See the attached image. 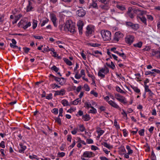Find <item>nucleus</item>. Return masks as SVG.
Here are the masks:
<instances>
[{
	"label": "nucleus",
	"instance_id": "obj_12",
	"mask_svg": "<svg viewBox=\"0 0 160 160\" xmlns=\"http://www.w3.org/2000/svg\"><path fill=\"white\" fill-rule=\"evenodd\" d=\"M77 25L78 27L79 34H82V33L83 26L84 25L83 22L81 21H79L78 22Z\"/></svg>",
	"mask_w": 160,
	"mask_h": 160
},
{
	"label": "nucleus",
	"instance_id": "obj_27",
	"mask_svg": "<svg viewBox=\"0 0 160 160\" xmlns=\"http://www.w3.org/2000/svg\"><path fill=\"white\" fill-rule=\"evenodd\" d=\"M142 42L140 41L138 43L134 44L133 45L136 48H141L142 46Z\"/></svg>",
	"mask_w": 160,
	"mask_h": 160
},
{
	"label": "nucleus",
	"instance_id": "obj_49",
	"mask_svg": "<svg viewBox=\"0 0 160 160\" xmlns=\"http://www.w3.org/2000/svg\"><path fill=\"white\" fill-rule=\"evenodd\" d=\"M66 147L65 144L62 143L59 148L62 151H64V148Z\"/></svg>",
	"mask_w": 160,
	"mask_h": 160
},
{
	"label": "nucleus",
	"instance_id": "obj_11",
	"mask_svg": "<svg viewBox=\"0 0 160 160\" xmlns=\"http://www.w3.org/2000/svg\"><path fill=\"white\" fill-rule=\"evenodd\" d=\"M77 15L80 17H83L86 14V11L82 8L79 9L76 11Z\"/></svg>",
	"mask_w": 160,
	"mask_h": 160
},
{
	"label": "nucleus",
	"instance_id": "obj_43",
	"mask_svg": "<svg viewBox=\"0 0 160 160\" xmlns=\"http://www.w3.org/2000/svg\"><path fill=\"white\" fill-rule=\"evenodd\" d=\"M81 102V99L80 98H77L74 100L73 102V104L74 105H77L79 102Z\"/></svg>",
	"mask_w": 160,
	"mask_h": 160
},
{
	"label": "nucleus",
	"instance_id": "obj_7",
	"mask_svg": "<svg viewBox=\"0 0 160 160\" xmlns=\"http://www.w3.org/2000/svg\"><path fill=\"white\" fill-rule=\"evenodd\" d=\"M134 37L131 35H128L125 38V40L126 42L129 45L132 44L134 41Z\"/></svg>",
	"mask_w": 160,
	"mask_h": 160
},
{
	"label": "nucleus",
	"instance_id": "obj_64",
	"mask_svg": "<svg viewBox=\"0 0 160 160\" xmlns=\"http://www.w3.org/2000/svg\"><path fill=\"white\" fill-rule=\"evenodd\" d=\"M5 142L3 141H2L0 143V147L2 148H5Z\"/></svg>",
	"mask_w": 160,
	"mask_h": 160
},
{
	"label": "nucleus",
	"instance_id": "obj_58",
	"mask_svg": "<svg viewBox=\"0 0 160 160\" xmlns=\"http://www.w3.org/2000/svg\"><path fill=\"white\" fill-rule=\"evenodd\" d=\"M147 16L148 20H149L150 21H152L153 20V18L151 15H147Z\"/></svg>",
	"mask_w": 160,
	"mask_h": 160
},
{
	"label": "nucleus",
	"instance_id": "obj_21",
	"mask_svg": "<svg viewBox=\"0 0 160 160\" xmlns=\"http://www.w3.org/2000/svg\"><path fill=\"white\" fill-rule=\"evenodd\" d=\"M32 3L30 1H28V5L27 7V12H30L33 9V8L31 6Z\"/></svg>",
	"mask_w": 160,
	"mask_h": 160
},
{
	"label": "nucleus",
	"instance_id": "obj_20",
	"mask_svg": "<svg viewBox=\"0 0 160 160\" xmlns=\"http://www.w3.org/2000/svg\"><path fill=\"white\" fill-rule=\"evenodd\" d=\"M107 54L109 56L110 58H112V57L115 60H118L117 59L118 57L115 55L111 53L109 51H108L107 52Z\"/></svg>",
	"mask_w": 160,
	"mask_h": 160
},
{
	"label": "nucleus",
	"instance_id": "obj_47",
	"mask_svg": "<svg viewBox=\"0 0 160 160\" xmlns=\"http://www.w3.org/2000/svg\"><path fill=\"white\" fill-rule=\"evenodd\" d=\"M107 65L112 69H114L115 68V66L113 63L112 62H111V64H107Z\"/></svg>",
	"mask_w": 160,
	"mask_h": 160
},
{
	"label": "nucleus",
	"instance_id": "obj_38",
	"mask_svg": "<svg viewBox=\"0 0 160 160\" xmlns=\"http://www.w3.org/2000/svg\"><path fill=\"white\" fill-rule=\"evenodd\" d=\"M114 52L115 53H117L120 56L122 57V58L124 59H125L126 58V56L125 55L124 53L123 52L120 53V52H118L117 51H115Z\"/></svg>",
	"mask_w": 160,
	"mask_h": 160
},
{
	"label": "nucleus",
	"instance_id": "obj_24",
	"mask_svg": "<svg viewBox=\"0 0 160 160\" xmlns=\"http://www.w3.org/2000/svg\"><path fill=\"white\" fill-rule=\"evenodd\" d=\"M82 118L84 121H88L90 119V118L89 115L86 114L85 115L82 116Z\"/></svg>",
	"mask_w": 160,
	"mask_h": 160
},
{
	"label": "nucleus",
	"instance_id": "obj_26",
	"mask_svg": "<svg viewBox=\"0 0 160 160\" xmlns=\"http://www.w3.org/2000/svg\"><path fill=\"white\" fill-rule=\"evenodd\" d=\"M102 145H103L104 147L107 148H108L110 149L112 148V147L109 144H108L106 142H102Z\"/></svg>",
	"mask_w": 160,
	"mask_h": 160
},
{
	"label": "nucleus",
	"instance_id": "obj_53",
	"mask_svg": "<svg viewBox=\"0 0 160 160\" xmlns=\"http://www.w3.org/2000/svg\"><path fill=\"white\" fill-rule=\"evenodd\" d=\"M86 142L89 144H92L93 143V140L91 138L87 139L86 140Z\"/></svg>",
	"mask_w": 160,
	"mask_h": 160
},
{
	"label": "nucleus",
	"instance_id": "obj_28",
	"mask_svg": "<svg viewBox=\"0 0 160 160\" xmlns=\"http://www.w3.org/2000/svg\"><path fill=\"white\" fill-rule=\"evenodd\" d=\"M79 131L80 132H82L85 131V128L84 125L82 124H80L78 125Z\"/></svg>",
	"mask_w": 160,
	"mask_h": 160
},
{
	"label": "nucleus",
	"instance_id": "obj_56",
	"mask_svg": "<svg viewBox=\"0 0 160 160\" xmlns=\"http://www.w3.org/2000/svg\"><path fill=\"white\" fill-rule=\"evenodd\" d=\"M144 88H145V92H148L149 91H150L151 90L149 88V86H148L145 85H144Z\"/></svg>",
	"mask_w": 160,
	"mask_h": 160
},
{
	"label": "nucleus",
	"instance_id": "obj_57",
	"mask_svg": "<svg viewBox=\"0 0 160 160\" xmlns=\"http://www.w3.org/2000/svg\"><path fill=\"white\" fill-rule=\"evenodd\" d=\"M52 112L55 115H57L58 113V110L57 108H54L53 109Z\"/></svg>",
	"mask_w": 160,
	"mask_h": 160
},
{
	"label": "nucleus",
	"instance_id": "obj_23",
	"mask_svg": "<svg viewBox=\"0 0 160 160\" xmlns=\"http://www.w3.org/2000/svg\"><path fill=\"white\" fill-rule=\"evenodd\" d=\"M63 60L68 65L70 66L72 65V62L69 61L68 59L64 58H63Z\"/></svg>",
	"mask_w": 160,
	"mask_h": 160
},
{
	"label": "nucleus",
	"instance_id": "obj_46",
	"mask_svg": "<svg viewBox=\"0 0 160 160\" xmlns=\"http://www.w3.org/2000/svg\"><path fill=\"white\" fill-rule=\"evenodd\" d=\"M91 109H90L89 111V112L90 113H95L97 110L96 109L94 108L93 107L91 108Z\"/></svg>",
	"mask_w": 160,
	"mask_h": 160
},
{
	"label": "nucleus",
	"instance_id": "obj_22",
	"mask_svg": "<svg viewBox=\"0 0 160 160\" xmlns=\"http://www.w3.org/2000/svg\"><path fill=\"white\" fill-rule=\"evenodd\" d=\"M52 52L51 53L52 55L55 58H57L58 59H61L62 57L60 56H59L58 54H57L56 52H54V51H52Z\"/></svg>",
	"mask_w": 160,
	"mask_h": 160
},
{
	"label": "nucleus",
	"instance_id": "obj_30",
	"mask_svg": "<svg viewBox=\"0 0 160 160\" xmlns=\"http://www.w3.org/2000/svg\"><path fill=\"white\" fill-rule=\"evenodd\" d=\"M117 8L121 11H124L126 10L125 7L122 5H116Z\"/></svg>",
	"mask_w": 160,
	"mask_h": 160
},
{
	"label": "nucleus",
	"instance_id": "obj_4",
	"mask_svg": "<svg viewBox=\"0 0 160 160\" xmlns=\"http://www.w3.org/2000/svg\"><path fill=\"white\" fill-rule=\"evenodd\" d=\"M115 98L119 102L123 103H127V102L126 98L123 96L117 93L115 94Z\"/></svg>",
	"mask_w": 160,
	"mask_h": 160
},
{
	"label": "nucleus",
	"instance_id": "obj_45",
	"mask_svg": "<svg viewBox=\"0 0 160 160\" xmlns=\"http://www.w3.org/2000/svg\"><path fill=\"white\" fill-rule=\"evenodd\" d=\"M49 21V19L47 18H45V19L43 20L42 21V23L41 24V27H43L44 26L46 23H47Z\"/></svg>",
	"mask_w": 160,
	"mask_h": 160
},
{
	"label": "nucleus",
	"instance_id": "obj_1",
	"mask_svg": "<svg viewBox=\"0 0 160 160\" xmlns=\"http://www.w3.org/2000/svg\"><path fill=\"white\" fill-rule=\"evenodd\" d=\"M75 25L71 21H67L64 27V31H70L72 33H74L75 32Z\"/></svg>",
	"mask_w": 160,
	"mask_h": 160
},
{
	"label": "nucleus",
	"instance_id": "obj_44",
	"mask_svg": "<svg viewBox=\"0 0 160 160\" xmlns=\"http://www.w3.org/2000/svg\"><path fill=\"white\" fill-rule=\"evenodd\" d=\"M65 155V153L63 152H58L57 154V157L62 158Z\"/></svg>",
	"mask_w": 160,
	"mask_h": 160
},
{
	"label": "nucleus",
	"instance_id": "obj_41",
	"mask_svg": "<svg viewBox=\"0 0 160 160\" xmlns=\"http://www.w3.org/2000/svg\"><path fill=\"white\" fill-rule=\"evenodd\" d=\"M59 117V116H58L57 117L55 118L54 120L55 122H57L59 124H61V120Z\"/></svg>",
	"mask_w": 160,
	"mask_h": 160
},
{
	"label": "nucleus",
	"instance_id": "obj_54",
	"mask_svg": "<svg viewBox=\"0 0 160 160\" xmlns=\"http://www.w3.org/2000/svg\"><path fill=\"white\" fill-rule=\"evenodd\" d=\"M144 129H142L138 131L139 134L141 136H143L144 135Z\"/></svg>",
	"mask_w": 160,
	"mask_h": 160
},
{
	"label": "nucleus",
	"instance_id": "obj_35",
	"mask_svg": "<svg viewBox=\"0 0 160 160\" xmlns=\"http://www.w3.org/2000/svg\"><path fill=\"white\" fill-rule=\"evenodd\" d=\"M109 72V69L107 68H104L101 69V72L104 73L105 74Z\"/></svg>",
	"mask_w": 160,
	"mask_h": 160
},
{
	"label": "nucleus",
	"instance_id": "obj_8",
	"mask_svg": "<svg viewBox=\"0 0 160 160\" xmlns=\"http://www.w3.org/2000/svg\"><path fill=\"white\" fill-rule=\"evenodd\" d=\"M123 35L119 32H117L115 33L114 39L115 41L118 42L120 38H122Z\"/></svg>",
	"mask_w": 160,
	"mask_h": 160
},
{
	"label": "nucleus",
	"instance_id": "obj_10",
	"mask_svg": "<svg viewBox=\"0 0 160 160\" xmlns=\"http://www.w3.org/2000/svg\"><path fill=\"white\" fill-rule=\"evenodd\" d=\"M135 14L137 15V16H142L143 14H146V12L145 11L141 10L136 8H134V11Z\"/></svg>",
	"mask_w": 160,
	"mask_h": 160
},
{
	"label": "nucleus",
	"instance_id": "obj_34",
	"mask_svg": "<svg viewBox=\"0 0 160 160\" xmlns=\"http://www.w3.org/2000/svg\"><path fill=\"white\" fill-rule=\"evenodd\" d=\"M101 8L103 9L108 10L109 9V7L108 4H101Z\"/></svg>",
	"mask_w": 160,
	"mask_h": 160
},
{
	"label": "nucleus",
	"instance_id": "obj_42",
	"mask_svg": "<svg viewBox=\"0 0 160 160\" xmlns=\"http://www.w3.org/2000/svg\"><path fill=\"white\" fill-rule=\"evenodd\" d=\"M126 148L128 151V154H131L133 152V151L130 148V147L128 145H127L126 146Z\"/></svg>",
	"mask_w": 160,
	"mask_h": 160
},
{
	"label": "nucleus",
	"instance_id": "obj_63",
	"mask_svg": "<svg viewBox=\"0 0 160 160\" xmlns=\"http://www.w3.org/2000/svg\"><path fill=\"white\" fill-rule=\"evenodd\" d=\"M52 93H50L48 95L46 96V98L48 100L52 99Z\"/></svg>",
	"mask_w": 160,
	"mask_h": 160
},
{
	"label": "nucleus",
	"instance_id": "obj_16",
	"mask_svg": "<svg viewBox=\"0 0 160 160\" xmlns=\"http://www.w3.org/2000/svg\"><path fill=\"white\" fill-rule=\"evenodd\" d=\"M97 1H92V3H90L89 6V8H94L95 9H98V6L97 5Z\"/></svg>",
	"mask_w": 160,
	"mask_h": 160
},
{
	"label": "nucleus",
	"instance_id": "obj_62",
	"mask_svg": "<svg viewBox=\"0 0 160 160\" xmlns=\"http://www.w3.org/2000/svg\"><path fill=\"white\" fill-rule=\"evenodd\" d=\"M0 152L1 153V154L2 155V156L3 157H4L5 156V155L4 153V150L3 149H0Z\"/></svg>",
	"mask_w": 160,
	"mask_h": 160
},
{
	"label": "nucleus",
	"instance_id": "obj_48",
	"mask_svg": "<svg viewBox=\"0 0 160 160\" xmlns=\"http://www.w3.org/2000/svg\"><path fill=\"white\" fill-rule=\"evenodd\" d=\"M51 69L53 71H54L56 72H57L59 70V68H57L54 65L52 67H51Z\"/></svg>",
	"mask_w": 160,
	"mask_h": 160
},
{
	"label": "nucleus",
	"instance_id": "obj_51",
	"mask_svg": "<svg viewBox=\"0 0 160 160\" xmlns=\"http://www.w3.org/2000/svg\"><path fill=\"white\" fill-rule=\"evenodd\" d=\"M84 89L87 91H88L90 90V88L88 84H85L83 87Z\"/></svg>",
	"mask_w": 160,
	"mask_h": 160
},
{
	"label": "nucleus",
	"instance_id": "obj_2",
	"mask_svg": "<svg viewBox=\"0 0 160 160\" xmlns=\"http://www.w3.org/2000/svg\"><path fill=\"white\" fill-rule=\"evenodd\" d=\"M101 34L104 41H108L111 39V34L109 31L102 30L101 31Z\"/></svg>",
	"mask_w": 160,
	"mask_h": 160
},
{
	"label": "nucleus",
	"instance_id": "obj_29",
	"mask_svg": "<svg viewBox=\"0 0 160 160\" xmlns=\"http://www.w3.org/2000/svg\"><path fill=\"white\" fill-rule=\"evenodd\" d=\"M84 107L86 108H87L88 109L89 108H91L92 107L91 106L90 101L86 102L84 103Z\"/></svg>",
	"mask_w": 160,
	"mask_h": 160
},
{
	"label": "nucleus",
	"instance_id": "obj_13",
	"mask_svg": "<svg viewBox=\"0 0 160 160\" xmlns=\"http://www.w3.org/2000/svg\"><path fill=\"white\" fill-rule=\"evenodd\" d=\"M150 54L152 56H155L158 58H160V51H152Z\"/></svg>",
	"mask_w": 160,
	"mask_h": 160
},
{
	"label": "nucleus",
	"instance_id": "obj_9",
	"mask_svg": "<svg viewBox=\"0 0 160 160\" xmlns=\"http://www.w3.org/2000/svg\"><path fill=\"white\" fill-rule=\"evenodd\" d=\"M134 8H132L131 7H129L128 8V11L127 12V14L128 16L131 18H134L135 14L134 11Z\"/></svg>",
	"mask_w": 160,
	"mask_h": 160
},
{
	"label": "nucleus",
	"instance_id": "obj_6",
	"mask_svg": "<svg viewBox=\"0 0 160 160\" xmlns=\"http://www.w3.org/2000/svg\"><path fill=\"white\" fill-rule=\"evenodd\" d=\"M94 32V27L91 25L88 26L86 28V34L87 36H89Z\"/></svg>",
	"mask_w": 160,
	"mask_h": 160
},
{
	"label": "nucleus",
	"instance_id": "obj_14",
	"mask_svg": "<svg viewBox=\"0 0 160 160\" xmlns=\"http://www.w3.org/2000/svg\"><path fill=\"white\" fill-rule=\"evenodd\" d=\"M19 146L20 148L18 150L19 152L22 153H24V151L27 148L26 146L24 145L22 143H20L19 144Z\"/></svg>",
	"mask_w": 160,
	"mask_h": 160
},
{
	"label": "nucleus",
	"instance_id": "obj_37",
	"mask_svg": "<svg viewBox=\"0 0 160 160\" xmlns=\"http://www.w3.org/2000/svg\"><path fill=\"white\" fill-rule=\"evenodd\" d=\"M116 89L117 91L118 92H120L121 93H125V92L123 90H122L120 88L117 86L116 87Z\"/></svg>",
	"mask_w": 160,
	"mask_h": 160
},
{
	"label": "nucleus",
	"instance_id": "obj_36",
	"mask_svg": "<svg viewBox=\"0 0 160 160\" xmlns=\"http://www.w3.org/2000/svg\"><path fill=\"white\" fill-rule=\"evenodd\" d=\"M50 76L52 77V78H54L55 80L56 81L59 82V84H61V83L60 82L61 80V78L56 77L52 74H51Z\"/></svg>",
	"mask_w": 160,
	"mask_h": 160
},
{
	"label": "nucleus",
	"instance_id": "obj_39",
	"mask_svg": "<svg viewBox=\"0 0 160 160\" xmlns=\"http://www.w3.org/2000/svg\"><path fill=\"white\" fill-rule=\"evenodd\" d=\"M139 28V25L138 24H133L132 29L134 30H137Z\"/></svg>",
	"mask_w": 160,
	"mask_h": 160
},
{
	"label": "nucleus",
	"instance_id": "obj_3",
	"mask_svg": "<svg viewBox=\"0 0 160 160\" xmlns=\"http://www.w3.org/2000/svg\"><path fill=\"white\" fill-rule=\"evenodd\" d=\"M94 156V154L92 152L89 151H86L83 153L81 157L82 160H88V158H91Z\"/></svg>",
	"mask_w": 160,
	"mask_h": 160
},
{
	"label": "nucleus",
	"instance_id": "obj_55",
	"mask_svg": "<svg viewBox=\"0 0 160 160\" xmlns=\"http://www.w3.org/2000/svg\"><path fill=\"white\" fill-rule=\"evenodd\" d=\"M63 112V110L62 108H60L59 110V114L58 116L60 117H62V113Z\"/></svg>",
	"mask_w": 160,
	"mask_h": 160
},
{
	"label": "nucleus",
	"instance_id": "obj_25",
	"mask_svg": "<svg viewBox=\"0 0 160 160\" xmlns=\"http://www.w3.org/2000/svg\"><path fill=\"white\" fill-rule=\"evenodd\" d=\"M130 87L136 93H139L140 92V90L137 87H135L133 85H131Z\"/></svg>",
	"mask_w": 160,
	"mask_h": 160
},
{
	"label": "nucleus",
	"instance_id": "obj_32",
	"mask_svg": "<svg viewBox=\"0 0 160 160\" xmlns=\"http://www.w3.org/2000/svg\"><path fill=\"white\" fill-rule=\"evenodd\" d=\"M38 21L35 19L33 20L32 22V28L33 29H35L37 27L38 25Z\"/></svg>",
	"mask_w": 160,
	"mask_h": 160
},
{
	"label": "nucleus",
	"instance_id": "obj_5",
	"mask_svg": "<svg viewBox=\"0 0 160 160\" xmlns=\"http://www.w3.org/2000/svg\"><path fill=\"white\" fill-rule=\"evenodd\" d=\"M22 23V28L24 29H26L28 27L31 26L30 22H28L26 19H22L20 21V23Z\"/></svg>",
	"mask_w": 160,
	"mask_h": 160
},
{
	"label": "nucleus",
	"instance_id": "obj_52",
	"mask_svg": "<svg viewBox=\"0 0 160 160\" xmlns=\"http://www.w3.org/2000/svg\"><path fill=\"white\" fill-rule=\"evenodd\" d=\"M78 132V129L76 128H74L71 132L73 135H75Z\"/></svg>",
	"mask_w": 160,
	"mask_h": 160
},
{
	"label": "nucleus",
	"instance_id": "obj_17",
	"mask_svg": "<svg viewBox=\"0 0 160 160\" xmlns=\"http://www.w3.org/2000/svg\"><path fill=\"white\" fill-rule=\"evenodd\" d=\"M108 104L112 107L116 108H118L119 107L115 102L112 100H110L108 101Z\"/></svg>",
	"mask_w": 160,
	"mask_h": 160
},
{
	"label": "nucleus",
	"instance_id": "obj_31",
	"mask_svg": "<svg viewBox=\"0 0 160 160\" xmlns=\"http://www.w3.org/2000/svg\"><path fill=\"white\" fill-rule=\"evenodd\" d=\"M145 74L146 75H148L149 74H151V75H152L154 77H155L156 75L153 72H152L150 71H146L145 72Z\"/></svg>",
	"mask_w": 160,
	"mask_h": 160
},
{
	"label": "nucleus",
	"instance_id": "obj_61",
	"mask_svg": "<svg viewBox=\"0 0 160 160\" xmlns=\"http://www.w3.org/2000/svg\"><path fill=\"white\" fill-rule=\"evenodd\" d=\"M151 158H152V160H155L154 159L155 158V155L153 150L152 151Z\"/></svg>",
	"mask_w": 160,
	"mask_h": 160
},
{
	"label": "nucleus",
	"instance_id": "obj_60",
	"mask_svg": "<svg viewBox=\"0 0 160 160\" xmlns=\"http://www.w3.org/2000/svg\"><path fill=\"white\" fill-rule=\"evenodd\" d=\"M123 136L126 137L127 136L128 132L126 129H124L122 130Z\"/></svg>",
	"mask_w": 160,
	"mask_h": 160
},
{
	"label": "nucleus",
	"instance_id": "obj_59",
	"mask_svg": "<svg viewBox=\"0 0 160 160\" xmlns=\"http://www.w3.org/2000/svg\"><path fill=\"white\" fill-rule=\"evenodd\" d=\"M101 2L104 4H108L109 3L108 0H101Z\"/></svg>",
	"mask_w": 160,
	"mask_h": 160
},
{
	"label": "nucleus",
	"instance_id": "obj_40",
	"mask_svg": "<svg viewBox=\"0 0 160 160\" xmlns=\"http://www.w3.org/2000/svg\"><path fill=\"white\" fill-rule=\"evenodd\" d=\"M57 19L56 18L55 15L54 14H52L51 15V20L53 22L56 21Z\"/></svg>",
	"mask_w": 160,
	"mask_h": 160
},
{
	"label": "nucleus",
	"instance_id": "obj_50",
	"mask_svg": "<svg viewBox=\"0 0 160 160\" xmlns=\"http://www.w3.org/2000/svg\"><path fill=\"white\" fill-rule=\"evenodd\" d=\"M83 114V112L81 110H79L78 112H77V113L76 114V115L77 117H79L82 116Z\"/></svg>",
	"mask_w": 160,
	"mask_h": 160
},
{
	"label": "nucleus",
	"instance_id": "obj_18",
	"mask_svg": "<svg viewBox=\"0 0 160 160\" xmlns=\"http://www.w3.org/2000/svg\"><path fill=\"white\" fill-rule=\"evenodd\" d=\"M12 43H10V47L14 49L17 48H18V46L15 45L16 43V40L14 39H12Z\"/></svg>",
	"mask_w": 160,
	"mask_h": 160
},
{
	"label": "nucleus",
	"instance_id": "obj_19",
	"mask_svg": "<svg viewBox=\"0 0 160 160\" xmlns=\"http://www.w3.org/2000/svg\"><path fill=\"white\" fill-rule=\"evenodd\" d=\"M65 94L64 90L62 89L60 91H57L56 92L55 94L58 95H63Z\"/></svg>",
	"mask_w": 160,
	"mask_h": 160
},
{
	"label": "nucleus",
	"instance_id": "obj_33",
	"mask_svg": "<svg viewBox=\"0 0 160 160\" xmlns=\"http://www.w3.org/2000/svg\"><path fill=\"white\" fill-rule=\"evenodd\" d=\"M61 103L64 106H67L69 105V104L67 100L63 99L61 101Z\"/></svg>",
	"mask_w": 160,
	"mask_h": 160
},
{
	"label": "nucleus",
	"instance_id": "obj_15",
	"mask_svg": "<svg viewBox=\"0 0 160 160\" xmlns=\"http://www.w3.org/2000/svg\"><path fill=\"white\" fill-rule=\"evenodd\" d=\"M137 18L138 20H140L145 25H147V19L146 18L142 16H137Z\"/></svg>",
	"mask_w": 160,
	"mask_h": 160
}]
</instances>
